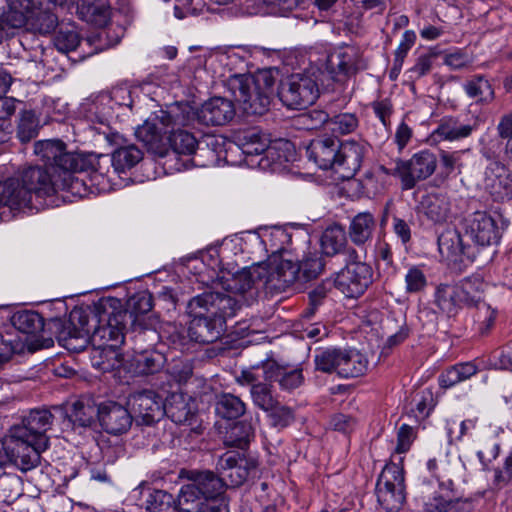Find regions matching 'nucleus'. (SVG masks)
Masks as SVG:
<instances>
[{
    "mask_svg": "<svg viewBox=\"0 0 512 512\" xmlns=\"http://www.w3.org/2000/svg\"><path fill=\"white\" fill-rule=\"evenodd\" d=\"M53 414L45 408L32 409L23 416L21 424L14 425L4 441V449L13 462L22 471H29L40 463L41 453L48 448Z\"/></svg>",
    "mask_w": 512,
    "mask_h": 512,
    "instance_id": "obj_1",
    "label": "nucleus"
},
{
    "mask_svg": "<svg viewBox=\"0 0 512 512\" xmlns=\"http://www.w3.org/2000/svg\"><path fill=\"white\" fill-rule=\"evenodd\" d=\"M119 307V299L115 297L101 298L88 310L92 329V346L100 351V355L118 360L117 350L124 343L127 335V323L115 312Z\"/></svg>",
    "mask_w": 512,
    "mask_h": 512,
    "instance_id": "obj_2",
    "label": "nucleus"
},
{
    "mask_svg": "<svg viewBox=\"0 0 512 512\" xmlns=\"http://www.w3.org/2000/svg\"><path fill=\"white\" fill-rule=\"evenodd\" d=\"M275 83L270 71H261L255 76L233 75L227 80V88L243 113L263 115L270 108Z\"/></svg>",
    "mask_w": 512,
    "mask_h": 512,
    "instance_id": "obj_3",
    "label": "nucleus"
},
{
    "mask_svg": "<svg viewBox=\"0 0 512 512\" xmlns=\"http://www.w3.org/2000/svg\"><path fill=\"white\" fill-rule=\"evenodd\" d=\"M324 78L325 73L316 66L293 73L281 80L277 89L279 100L288 109H305L313 105L323 91L330 88Z\"/></svg>",
    "mask_w": 512,
    "mask_h": 512,
    "instance_id": "obj_4",
    "label": "nucleus"
},
{
    "mask_svg": "<svg viewBox=\"0 0 512 512\" xmlns=\"http://www.w3.org/2000/svg\"><path fill=\"white\" fill-rule=\"evenodd\" d=\"M195 300L191 298L187 303V313L192 320L187 335L176 331L171 335V341L175 349L189 350L190 342L199 344H211L221 338L225 332L224 321L221 317H214L201 305L195 307Z\"/></svg>",
    "mask_w": 512,
    "mask_h": 512,
    "instance_id": "obj_5",
    "label": "nucleus"
},
{
    "mask_svg": "<svg viewBox=\"0 0 512 512\" xmlns=\"http://www.w3.org/2000/svg\"><path fill=\"white\" fill-rule=\"evenodd\" d=\"M325 260L318 250L308 251L300 262L281 259L274 263V271L268 281L276 292H284L296 282L305 283L316 279L325 268Z\"/></svg>",
    "mask_w": 512,
    "mask_h": 512,
    "instance_id": "obj_6",
    "label": "nucleus"
},
{
    "mask_svg": "<svg viewBox=\"0 0 512 512\" xmlns=\"http://www.w3.org/2000/svg\"><path fill=\"white\" fill-rule=\"evenodd\" d=\"M191 116H196L199 123L207 126H222L230 122L235 116L234 102L220 96H215L205 101L196 112L185 105L183 108L176 106L162 116L165 125H188Z\"/></svg>",
    "mask_w": 512,
    "mask_h": 512,
    "instance_id": "obj_7",
    "label": "nucleus"
},
{
    "mask_svg": "<svg viewBox=\"0 0 512 512\" xmlns=\"http://www.w3.org/2000/svg\"><path fill=\"white\" fill-rule=\"evenodd\" d=\"M20 179L23 187L28 192L31 200L44 199L53 196L59 190H67L72 194L80 193V186L83 181L78 178H70L68 174L58 177L51 173L48 168L39 165H25L15 173Z\"/></svg>",
    "mask_w": 512,
    "mask_h": 512,
    "instance_id": "obj_8",
    "label": "nucleus"
},
{
    "mask_svg": "<svg viewBox=\"0 0 512 512\" xmlns=\"http://www.w3.org/2000/svg\"><path fill=\"white\" fill-rule=\"evenodd\" d=\"M34 153L44 163L48 170L58 177L68 174L76 178L74 173L88 170L91 166L90 158L76 152L67 150V145L60 139H46L36 141Z\"/></svg>",
    "mask_w": 512,
    "mask_h": 512,
    "instance_id": "obj_9",
    "label": "nucleus"
},
{
    "mask_svg": "<svg viewBox=\"0 0 512 512\" xmlns=\"http://www.w3.org/2000/svg\"><path fill=\"white\" fill-rule=\"evenodd\" d=\"M49 325L59 344L71 352L78 353L83 351L89 343L92 345L88 310L73 309L68 320L53 319Z\"/></svg>",
    "mask_w": 512,
    "mask_h": 512,
    "instance_id": "obj_10",
    "label": "nucleus"
},
{
    "mask_svg": "<svg viewBox=\"0 0 512 512\" xmlns=\"http://www.w3.org/2000/svg\"><path fill=\"white\" fill-rule=\"evenodd\" d=\"M190 483L181 487L178 508L218 499L224 493V480L211 471H191Z\"/></svg>",
    "mask_w": 512,
    "mask_h": 512,
    "instance_id": "obj_11",
    "label": "nucleus"
},
{
    "mask_svg": "<svg viewBox=\"0 0 512 512\" xmlns=\"http://www.w3.org/2000/svg\"><path fill=\"white\" fill-rule=\"evenodd\" d=\"M438 489L429 494L428 485L421 488L425 512H473L474 503L471 499L458 496L451 479L437 476Z\"/></svg>",
    "mask_w": 512,
    "mask_h": 512,
    "instance_id": "obj_12",
    "label": "nucleus"
},
{
    "mask_svg": "<svg viewBox=\"0 0 512 512\" xmlns=\"http://www.w3.org/2000/svg\"><path fill=\"white\" fill-rule=\"evenodd\" d=\"M377 500L387 512H398L406 501L404 470L401 466L387 464L376 483Z\"/></svg>",
    "mask_w": 512,
    "mask_h": 512,
    "instance_id": "obj_13",
    "label": "nucleus"
},
{
    "mask_svg": "<svg viewBox=\"0 0 512 512\" xmlns=\"http://www.w3.org/2000/svg\"><path fill=\"white\" fill-rule=\"evenodd\" d=\"M437 157L430 150L415 153L409 160H397L393 175L400 178L402 189L411 190L435 172Z\"/></svg>",
    "mask_w": 512,
    "mask_h": 512,
    "instance_id": "obj_14",
    "label": "nucleus"
},
{
    "mask_svg": "<svg viewBox=\"0 0 512 512\" xmlns=\"http://www.w3.org/2000/svg\"><path fill=\"white\" fill-rule=\"evenodd\" d=\"M127 405L137 425H153L165 415L164 399L153 390L147 389L130 394Z\"/></svg>",
    "mask_w": 512,
    "mask_h": 512,
    "instance_id": "obj_15",
    "label": "nucleus"
},
{
    "mask_svg": "<svg viewBox=\"0 0 512 512\" xmlns=\"http://www.w3.org/2000/svg\"><path fill=\"white\" fill-rule=\"evenodd\" d=\"M372 268L361 261L346 264L334 279L335 287L350 298L361 296L372 283Z\"/></svg>",
    "mask_w": 512,
    "mask_h": 512,
    "instance_id": "obj_16",
    "label": "nucleus"
},
{
    "mask_svg": "<svg viewBox=\"0 0 512 512\" xmlns=\"http://www.w3.org/2000/svg\"><path fill=\"white\" fill-rule=\"evenodd\" d=\"M97 419L101 428L108 434L119 436L131 428L133 416L123 404L106 400L97 405Z\"/></svg>",
    "mask_w": 512,
    "mask_h": 512,
    "instance_id": "obj_17",
    "label": "nucleus"
},
{
    "mask_svg": "<svg viewBox=\"0 0 512 512\" xmlns=\"http://www.w3.org/2000/svg\"><path fill=\"white\" fill-rule=\"evenodd\" d=\"M360 68V58L354 48L338 50L330 54L326 61L325 83L344 84Z\"/></svg>",
    "mask_w": 512,
    "mask_h": 512,
    "instance_id": "obj_18",
    "label": "nucleus"
},
{
    "mask_svg": "<svg viewBox=\"0 0 512 512\" xmlns=\"http://www.w3.org/2000/svg\"><path fill=\"white\" fill-rule=\"evenodd\" d=\"M466 234L480 246L498 243L501 233L497 220L486 211H476L465 218Z\"/></svg>",
    "mask_w": 512,
    "mask_h": 512,
    "instance_id": "obj_19",
    "label": "nucleus"
},
{
    "mask_svg": "<svg viewBox=\"0 0 512 512\" xmlns=\"http://www.w3.org/2000/svg\"><path fill=\"white\" fill-rule=\"evenodd\" d=\"M369 150V144L362 139L341 142L335 171L341 173L343 178L353 177L360 170Z\"/></svg>",
    "mask_w": 512,
    "mask_h": 512,
    "instance_id": "obj_20",
    "label": "nucleus"
},
{
    "mask_svg": "<svg viewBox=\"0 0 512 512\" xmlns=\"http://www.w3.org/2000/svg\"><path fill=\"white\" fill-rule=\"evenodd\" d=\"M274 271V264L268 266L255 265L249 268H244L233 275L230 283L228 284L231 291L235 294H245L250 292L257 283L262 282L264 288L270 293H277L269 287V279Z\"/></svg>",
    "mask_w": 512,
    "mask_h": 512,
    "instance_id": "obj_21",
    "label": "nucleus"
},
{
    "mask_svg": "<svg viewBox=\"0 0 512 512\" xmlns=\"http://www.w3.org/2000/svg\"><path fill=\"white\" fill-rule=\"evenodd\" d=\"M197 305L203 306L214 317H221L226 327V319L235 316L240 309V300L223 292L208 291L193 297Z\"/></svg>",
    "mask_w": 512,
    "mask_h": 512,
    "instance_id": "obj_22",
    "label": "nucleus"
},
{
    "mask_svg": "<svg viewBox=\"0 0 512 512\" xmlns=\"http://www.w3.org/2000/svg\"><path fill=\"white\" fill-rule=\"evenodd\" d=\"M341 141L335 136H323L313 139L306 154L309 160L313 161L320 169L336 170L337 159Z\"/></svg>",
    "mask_w": 512,
    "mask_h": 512,
    "instance_id": "obj_23",
    "label": "nucleus"
},
{
    "mask_svg": "<svg viewBox=\"0 0 512 512\" xmlns=\"http://www.w3.org/2000/svg\"><path fill=\"white\" fill-rule=\"evenodd\" d=\"M255 466L248 463L245 459L239 457L234 452L224 453L218 460L216 469L224 480L225 487H239L250 474V470Z\"/></svg>",
    "mask_w": 512,
    "mask_h": 512,
    "instance_id": "obj_24",
    "label": "nucleus"
},
{
    "mask_svg": "<svg viewBox=\"0 0 512 512\" xmlns=\"http://www.w3.org/2000/svg\"><path fill=\"white\" fill-rule=\"evenodd\" d=\"M485 189L495 201L512 198V177L499 161H491L485 171Z\"/></svg>",
    "mask_w": 512,
    "mask_h": 512,
    "instance_id": "obj_25",
    "label": "nucleus"
},
{
    "mask_svg": "<svg viewBox=\"0 0 512 512\" xmlns=\"http://www.w3.org/2000/svg\"><path fill=\"white\" fill-rule=\"evenodd\" d=\"M0 207H7L14 213L23 212L33 207L28 192L16 174L0 181Z\"/></svg>",
    "mask_w": 512,
    "mask_h": 512,
    "instance_id": "obj_26",
    "label": "nucleus"
},
{
    "mask_svg": "<svg viewBox=\"0 0 512 512\" xmlns=\"http://www.w3.org/2000/svg\"><path fill=\"white\" fill-rule=\"evenodd\" d=\"M438 249L441 256L452 263L463 262L464 258L474 260V252L463 243L461 234L454 228L444 230L438 237Z\"/></svg>",
    "mask_w": 512,
    "mask_h": 512,
    "instance_id": "obj_27",
    "label": "nucleus"
},
{
    "mask_svg": "<svg viewBox=\"0 0 512 512\" xmlns=\"http://www.w3.org/2000/svg\"><path fill=\"white\" fill-rule=\"evenodd\" d=\"M265 380L275 382L285 392H292L304 383V375L301 368L290 369L286 366L269 362L264 366Z\"/></svg>",
    "mask_w": 512,
    "mask_h": 512,
    "instance_id": "obj_28",
    "label": "nucleus"
},
{
    "mask_svg": "<svg viewBox=\"0 0 512 512\" xmlns=\"http://www.w3.org/2000/svg\"><path fill=\"white\" fill-rule=\"evenodd\" d=\"M418 212L434 224L445 223L451 216V201L447 194L430 193L422 197Z\"/></svg>",
    "mask_w": 512,
    "mask_h": 512,
    "instance_id": "obj_29",
    "label": "nucleus"
},
{
    "mask_svg": "<svg viewBox=\"0 0 512 512\" xmlns=\"http://www.w3.org/2000/svg\"><path fill=\"white\" fill-rule=\"evenodd\" d=\"M152 307V295L146 291H142L129 297L125 307H123L122 302L119 300V307L115 312L127 324H134L136 322H144V316L151 311Z\"/></svg>",
    "mask_w": 512,
    "mask_h": 512,
    "instance_id": "obj_30",
    "label": "nucleus"
},
{
    "mask_svg": "<svg viewBox=\"0 0 512 512\" xmlns=\"http://www.w3.org/2000/svg\"><path fill=\"white\" fill-rule=\"evenodd\" d=\"M165 415L176 424H192L195 402L183 393L174 392L164 401Z\"/></svg>",
    "mask_w": 512,
    "mask_h": 512,
    "instance_id": "obj_31",
    "label": "nucleus"
},
{
    "mask_svg": "<svg viewBox=\"0 0 512 512\" xmlns=\"http://www.w3.org/2000/svg\"><path fill=\"white\" fill-rule=\"evenodd\" d=\"M477 127L476 121L463 122L457 117L446 116L440 120L433 135L441 140L458 141L469 137Z\"/></svg>",
    "mask_w": 512,
    "mask_h": 512,
    "instance_id": "obj_32",
    "label": "nucleus"
},
{
    "mask_svg": "<svg viewBox=\"0 0 512 512\" xmlns=\"http://www.w3.org/2000/svg\"><path fill=\"white\" fill-rule=\"evenodd\" d=\"M77 15L83 21L102 27L106 25L111 16L108 0H76Z\"/></svg>",
    "mask_w": 512,
    "mask_h": 512,
    "instance_id": "obj_33",
    "label": "nucleus"
},
{
    "mask_svg": "<svg viewBox=\"0 0 512 512\" xmlns=\"http://www.w3.org/2000/svg\"><path fill=\"white\" fill-rule=\"evenodd\" d=\"M37 6V0H7V9L2 14V21L9 28H21L26 25Z\"/></svg>",
    "mask_w": 512,
    "mask_h": 512,
    "instance_id": "obj_34",
    "label": "nucleus"
},
{
    "mask_svg": "<svg viewBox=\"0 0 512 512\" xmlns=\"http://www.w3.org/2000/svg\"><path fill=\"white\" fill-rule=\"evenodd\" d=\"M460 293L462 294L465 307H479L481 304H485L484 301L485 291L487 284L483 277L478 274H474L463 278L458 282Z\"/></svg>",
    "mask_w": 512,
    "mask_h": 512,
    "instance_id": "obj_35",
    "label": "nucleus"
},
{
    "mask_svg": "<svg viewBox=\"0 0 512 512\" xmlns=\"http://www.w3.org/2000/svg\"><path fill=\"white\" fill-rule=\"evenodd\" d=\"M435 298L437 306L449 316L457 314L465 307L458 283L440 284L436 289Z\"/></svg>",
    "mask_w": 512,
    "mask_h": 512,
    "instance_id": "obj_36",
    "label": "nucleus"
},
{
    "mask_svg": "<svg viewBox=\"0 0 512 512\" xmlns=\"http://www.w3.org/2000/svg\"><path fill=\"white\" fill-rule=\"evenodd\" d=\"M55 8L56 6L47 0H37V6L28 23L41 34L51 33L58 25Z\"/></svg>",
    "mask_w": 512,
    "mask_h": 512,
    "instance_id": "obj_37",
    "label": "nucleus"
},
{
    "mask_svg": "<svg viewBox=\"0 0 512 512\" xmlns=\"http://www.w3.org/2000/svg\"><path fill=\"white\" fill-rule=\"evenodd\" d=\"M376 227V220L370 212H360L352 219L349 225L351 241L360 246L372 238Z\"/></svg>",
    "mask_w": 512,
    "mask_h": 512,
    "instance_id": "obj_38",
    "label": "nucleus"
},
{
    "mask_svg": "<svg viewBox=\"0 0 512 512\" xmlns=\"http://www.w3.org/2000/svg\"><path fill=\"white\" fill-rule=\"evenodd\" d=\"M127 334L131 335L136 352L153 350L152 347L160 340L157 330L149 326L146 321L130 324V330H127Z\"/></svg>",
    "mask_w": 512,
    "mask_h": 512,
    "instance_id": "obj_39",
    "label": "nucleus"
},
{
    "mask_svg": "<svg viewBox=\"0 0 512 512\" xmlns=\"http://www.w3.org/2000/svg\"><path fill=\"white\" fill-rule=\"evenodd\" d=\"M143 159V152L135 145H125L117 148L111 156L114 171L124 173L135 167Z\"/></svg>",
    "mask_w": 512,
    "mask_h": 512,
    "instance_id": "obj_40",
    "label": "nucleus"
},
{
    "mask_svg": "<svg viewBox=\"0 0 512 512\" xmlns=\"http://www.w3.org/2000/svg\"><path fill=\"white\" fill-rule=\"evenodd\" d=\"M166 358L157 350L139 351L134 357L132 366L137 374H154L164 366Z\"/></svg>",
    "mask_w": 512,
    "mask_h": 512,
    "instance_id": "obj_41",
    "label": "nucleus"
},
{
    "mask_svg": "<svg viewBox=\"0 0 512 512\" xmlns=\"http://www.w3.org/2000/svg\"><path fill=\"white\" fill-rule=\"evenodd\" d=\"M346 244L345 230L340 225H332L326 228L321 236V253L329 257L341 254Z\"/></svg>",
    "mask_w": 512,
    "mask_h": 512,
    "instance_id": "obj_42",
    "label": "nucleus"
},
{
    "mask_svg": "<svg viewBox=\"0 0 512 512\" xmlns=\"http://www.w3.org/2000/svg\"><path fill=\"white\" fill-rule=\"evenodd\" d=\"M339 376L343 378L359 377L368 370V360L365 355L355 350H344Z\"/></svg>",
    "mask_w": 512,
    "mask_h": 512,
    "instance_id": "obj_43",
    "label": "nucleus"
},
{
    "mask_svg": "<svg viewBox=\"0 0 512 512\" xmlns=\"http://www.w3.org/2000/svg\"><path fill=\"white\" fill-rule=\"evenodd\" d=\"M246 411L245 403L236 395L221 393L216 396L215 412L223 419H236Z\"/></svg>",
    "mask_w": 512,
    "mask_h": 512,
    "instance_id": "obj_44",
    "label": "nucleus"
},
{
    "mask_svg": "<svg viewBox=\"0 0 512 512\" xmlns=\"http://www.w3.org/2000/svg\"><path fill=\"white\" fill-rule=\"evenodd\" d=\"M169 146L176 155H193L198 148V140L193 133L183 129H173L168 136Z\"/></svg>",
    "mask_w": 512,
    "mask_h": 512,
    "instance_id": "obj_45",
    "label": "nucleus"
},
{
    "mask_svg": "<svg viewBox=\"0 0 512 512\" xmlns=\"http://www.w3.org/2000/svg\"><path fill=\"white\" fill-rule=\"evenodd\" d=\"M12 325L24 334H36L43 330L44 319L40 313L33 310H20L11 317Z\"/></svg>",
    "mask_w": 512,
    "mask_h": 512,
    "instance_id": "obj_46",
    "label": "nucleus"
},
{
    "mask_svg": "<svg viewBox=\"0 0 512 512\" xmlns=\"http://www.w3.org/2000/svg\"><path fill=\"white\" fill-rule=\"evenodd\" d=\"M478 372V367L473 362L459 363L446 369L439 377L442 388H450L463 382Z\"/></svg>",
    "mask_w": 512,
    "mask_h": 512,
    "instance_id": "obj_47",
    "label": "nucleus"
},
{
    "mask_svg": "<svg viewBox=\"0 0 512 512\" xmlns=\"http://www.w3.org/2000/svg\"><path fill=\"white\" fill-rule=\"evenodd\" d=\"M68 420L74 426L90 427L97 417V406L90 399H80L73 403Z\"/></svg>",
    "mask_w": 512,
    "mask_h": 512,
    "instance_id": "obj_48",
    "label": "nucleus"
},
{
    "mask_svg": "<svg viewBox=\"0 0 512 512\" xmlns=\"http://www.w3.org/2000/svg\"><path fill=\"white\" fill-rule=\"evenodd\" d=\"M238 145L246 155H260L271 149L268 138L255 130H248L240 134Z\"/></svg>",
    "mask_w": 512,
    "mask_h": 512,
    "instance_id": "obj_49",
    "label": "nucleus"
},
{
    "mask_svg": "<svg viewBox=\"0 0 512 512\" xmlns=\"http://www.w3.org/2000/svg\"><path fill=\"white\" fill-rule=\"evenodd\" d=\"M254 436V429L249 422L235 423L226 433L225 444L227 446L245 449Z\"/></svg>",
    "mask_w": 512,
    "mask_h": 512,
    "instance_id": "obj_50",
    "label": "nucleus"
},
{
    "mask_svg": "<svg viewBox=\"0 0 512 512\" xmlns=\"http://www.w3.org/2000/svg\"><path fill=\"white\" fill-rule=\"evenodd\" d=\"M463 88L470 98H477L480 102L489 103L495 97L490 82L482 75L467 80Z\"/></svg>",
    "mask_w": 512,
    "mask_h": 512,
    "instance_id": "obj_51",
    "label": "nucleus"
},
{
    "mask_svg": "<svg viewBox=\"0 0 512 512\" xmlns=\"http://www.w3.org/2000/svg\"><path fill=\"white\" fill-rule=\"evenodd\" d=\"M343 352L344 350L336 348L318 352L314 357L316 370L329 374L335 372L339 375Z\"/></svg>",
    "mask_w": 512,
    "mask_h": 512,
    "instance_id": "obj_52",
    "label": "nucleus"
},
{
    "mask_svg": "<svg viewBox=\"0 0 512 512\" xmlns=\"http://www.w3.org/2000/svg\"><path fill=\"white\" fill-rule=\"evenodd\" d=\"M250 394L254 405L265 412L279 401L273 394V386L270 383L258 382L253 384Z\"/></svg>",
    "mask_w": 512,
    "mask_h": 512,
    "instance_id": "obj_53",
    "label": "nucleus"
},
{
    "mask_svg": "<svg viewBox=\"0 0 512 512\" xmlns=\"http://www.w3.org/2000/svg\"><path fill=\"white\" fill-rule=\"evenodd\" d=\"M40 129L39 119L32 110L21 112L17 127V136L21 142H29L38 135Z\"/></svg>",
    "mask_w": 512,
    "mask_h": 512,
    "instance_id": "obj_54",
    "label": "nucleus"
},
{
    "mask_svg": "<svg viewBox=\"0 0 512 512\" xmlns=\"http://www.w3.org/2000/svg\"><path fill=\"white\" fill-rule=\"evenodd\" d=\"M266 413L270 425L278 430L290 426L295 421L294 409L281 404L279 401L271 409L267 410Z\"/></svg>",
    "mask_w": 512,
    "mask_h": 512,
    "instance_id": "obj_55",
    "label": "nucleus"
},
{
    "mask_svg": "<svg viewBox=\"0 0 512 512\" xmlns=\"http://www.w3.org/2000/svg\"><path fill=\"white\" fill-rule=\"evenodd\" d=\"M359 126V119L355 113H339L330 117L328 130L333 134L345 135L354 132Z\"/></svg>",
    "mask_w": 512,
    "mask_h": 512,
    "instance_id": "obj_56",
    "label": "nucleus"
},
{
    "mask_svg": "<svg viewBox=\"0 0 512 512\" xmlns=\"http://www.w3.org/2000/svg\"><path fill=\"white\" fill-rule=\"evenodd\" d=\"M54 45L62 53L73 51L80 45L79 34L72 27H61L54 37Z\"/></svg>",
    "mask_w": 512,
    "mask_h": 512,
    "instance_id": "obj_57",
    "label": "nucleus"
},
{
    "mask_svg": "<svg viewBox=\"0 0 512 512\" xmlns=\"http://www.w3.org/2000/svg\"><path fill=\"white\" fill-rule=\"evenodd\" d=\"M496 316L497 311L487 303L481 304V306L476 308L474 321L477 325V330L481 335H485L491 330L494 326Z\"/></svg>",
    "mask_w": 512,
    "mask_h": 512,
    "instance_id": "obj_58",
    "label": "nucleus"
},
{
    "mask_svg": "<svg viewBox=\"0 0 512 512\" xmlns=\"http://www.w3.org/2000/svg\"><path fill=\"white\" fill-rule=\"evenodd\" d=\"M406 292L413 294L424 290L427 279L424 272L417 266L408 269L405 275Z\"/></svg>",
    "mask_w": 512,
    "mask_h": 512,
    "instance_id": "obj_59",
    "label": "nucleus"
},
{
    "mask_svg": "<svg viewBox=\"0 0 512 512\" xmlns=\"http://www.w3.org/2000/svg\"><path fill=\"white\" fill-rule=\"evenodd\" d=\"M24 347L25 345L20 339L5 340L3 337H0V371L14 354L22 353Z\"/></svg>",
    "mask_w": 512,
    "mask_h": 512,
    "instance_id": "obj_60",
    "label": "nucleus"
},
{
    "mask_svg": "<svg viewBox=\"0 0 512 512\" xmlns=\"http://www.w3.org/2000/svg\"><path fill=\"white\" fill-rule=\"evenodd\" d=\"M300 119L302 124H304L306 128L310 130L321 128L324 125L328 128L330 121L328 113L318 109H313L302 114Z\"/></svg>",
    "mask_w": 512,
    "mask_h": 512,
    "instance_id": "obj_61",
    "label": "nucleus"
},
{
    "mask_svg": "<svg viewBox=\"0 0 512 512\" xmlns=\"http://www.w3.org/2000/svg\"><path fill=\"white\" fill-rule=\"evenodd\" d=\"M415 41H416V34L414 31L407 30L404 32L402 40H401L398 48L395 51L393 70L401 69L404 59H405L408 51L415 44Z\"/></svg>",
    "mask_w": 512,
    "mask_h": 512,
    "instance_id": "obj_62",
    "label": "nucleus"
},
{
    "mask_svg": "<svg viewBox=\"0 0 512 512\" xmlns=\"http://www.w3.org/2000/svg\"><path fill=\"white\" fill-rule=\"evenodd\" d=\"M136 138L143 142L149 148H154V145L160 140V132L155 124L145 122L135 130Z\"/></svg>",
    "mask_w": 512,
    "mask_h": 512,
    "instance_id": "obj_63",
    "label": "nucleus"
},
{
    "mask_svg": "<svg viewBox=\"0 0 512 512\" xmlns=\"http://www.w3.org/2000/svg\"><path fill=\"white\" fill-rule=\"evenodd\" d=\"M179 512H229L227 504L222 499L204 501L192 506L182 507Z\"/></svg>",
    "mask_w": 512,
    "mask_h": 512,
    "instance_id": "obj_64",
    "label": "nucleus"
}]
</instances>
